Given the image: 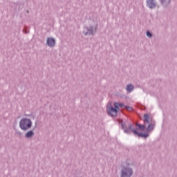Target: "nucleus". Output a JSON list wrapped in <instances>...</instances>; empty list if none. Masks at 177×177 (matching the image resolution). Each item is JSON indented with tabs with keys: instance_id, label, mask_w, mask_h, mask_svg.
<instances>
[{
	"instance_id": "11",
	"label": "nucleus",
	"mask_w": 177,
	"mask_h": 177,
	"mask_svg": "<svg viewBox=\"0 0 177 177\" xmlns=\"http://www.w3.org/2000/svg\"><path fill=\"white\" fill-rule=\"evenodd\" d=\"M151 33H150V31L147 32V36L149 37V38H151Z\"/></svg>"
},
{
	"instance_id": "9",
	"label": "nucleus",
	"mask_w": 177,
	"mask_h": 177,
	"mask_svg": "<svg viewBox=\"0 0 177 177\" xmlns=\"http://www.w3.org/2000/svg\"><path fill=\"white\" fill-rule=\"evenodd\" d=\"M34 135V133L32 131H29L26 133V138H31Z\"/></svg>"
},
{
	"instance_id": "13",
	"label": "nucleus",
	"mask_w": 177,
	"mask_h": 177,
	"mask_svg": "<svg viewBox=\"0 0 177 177\" xmlns=\"http://www.w3.org/2000/svg\"><path fill=\"white\" fill-rule=\"evenodd\" d=\"M132 129V124H131L130 126H129V129Z\"/></svg>"
},
{
	"instance_id": "6",
	"label": "nucleus",
	"mask_w": 177,
	"mask_h": 177,
	"mask_svg": "<svg viewBox=\"0 0 177 177\" xmlns=\"http://www.w3.org/2000/svg\"><path fill=\"white\" fill-rule=\"evenodd\" d=\"M47 44L48 46H55V39L48 37L47 39Z\"/></svg>"
},
{
	"instance_id": "4",
	"label": "nucleus",
	"mask_w": 177,
	"mask_h": 177,
	"mask_svg": "<svg viewBox=\"0 0 177 177\" xmlns=\"http://www.w3.org/2000/svg\"><path fill=\"white\" fill-rule=\"evenodd\" d=\"M132 175V169L124 167L122 170V177H129Z\"/></svg>"
},
{
	"instance_id": "12",
	"label": "nucleus",
	"mask_w": 177,
	"mask_h": 177,
	"mask_svg": "<svg viewBox=\"0 0 177 177\" xmlns=\"http://www.w3.org/2000/svg\"><path fill=\"white\" fill-rule=\"evenodd\" d=\"M162 3H164L165 2H167V3H169L170 0H160Z\"/></svg>"
},
{
	"instance_id": "5",
	"label": "nucleus",
	"mask_w": 177,
	"mask_h": 177,
	"mask_svg": "<svg viewBox=\"0 0 177 177\" xmlns=\"http://www.w3.org/2000/svg\"><path fill=\"white\" fill-rule=\"evenodd\" d=\"M152 118L150 115L146 113L143 116V122L145 124H149L151 121Z\"/></svg>"
},
{
	"instance_id": "1",
	"label": "nucleus",
	"mask_w": 177,
	"mask_h": 177,
	"mask_svg": "<svg viewBox=\"0 0 177 177\" xmlns=\"http://www.w3.org/2000/svg\"><path fill=\"white\" fill-rule=\"evenodd\" d=\"M136 127H137V129L132 130L133 133L134 135H137V136H140V138H147L149 136L148 132H150V131H153L154 129V124L151 123L148 125L146 132H145V127L143 124H140L139 123L136 124Z\"/></svg>"
},
{
	"instance_id": "7",
	"label": "nucleus",
	"mask_w": 177,
	"mask_h": 177,
	"mask_svg": "<svg viewBox=\"0 0 177 177\" xmlns=\"http://www.w3.org/2000/svg\"><path fill=\"white\" fill-rule=\"evenodd\" d=\"M147 5L148 8H150V9H153L154 8V1L153 0H147Z\"/></svg>"
},
{
	"instance_id": "3",
	"label": "nucleus",
	"mask_w": 177,
	"mask_h": 177,
	"mask_svg": "<svg viewBox=\"0 0 177 177\" xmlns=\"http://www.w3.org/2000/svg\"><path fill=\"white\" fill-rule=\"evenodd\" d=\"M114 106H115V108H113V107L109 108V107H107V111H108L109 114H110V115H111V117L117 116V111H118V110H120V109H118V108L119 107H122V104H118L117 102L114 103Z\"/></svg>"
},
{
	"instance_id": "8",
	"label": "nucleus",
	"mask_w": 177,
	"mask_h": 177,
	"mask_svg": "<svg viewBox=\"0 0 177 177\" xmlns=\"http://www.w3.org/2000/svg\"><path fill=\"white\" fill-rule=\"evenodd\" d=\"M133 91V86H132L131 84L128 85L127 87V92H132Z\"/></svg>"
},
{
	"instance_id": "10",
	"label": "nucleus",
	"mask_w": 177,
	"mask_h": 177,
	"mask_svg": "<svg viewBox=\"0 0 177 177\" xmlns=\"http://www.w3.org/2000/svg\"><path fill=\"white\" fill-rule=\"evenodd\" d=\"M127 111H131L132 107L131 106H124Z\"/></svg>"
},
{
	"instance_id": "2",
	"label": "nucleus",
	"mask_w": 177,
	"mask_h": 177,
	"mask_svg": "<svg viewBox=\"0 0 177 177\" xmlns=\"http://www.w3.org/2000/svg\"><path fill=\"white\" fill-rule=\"evenodd\" d=\"M31 125H32V124L31 123V120L29 119H22L19 122V127L23 131L30 129V128H31Z\"/></svg>"
}]
</instances>
